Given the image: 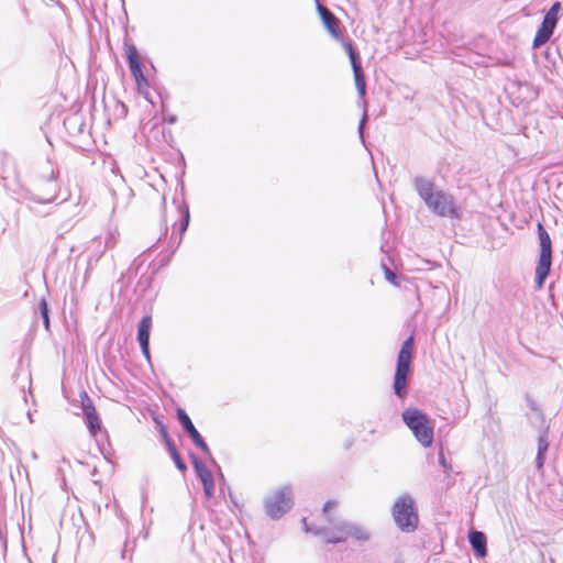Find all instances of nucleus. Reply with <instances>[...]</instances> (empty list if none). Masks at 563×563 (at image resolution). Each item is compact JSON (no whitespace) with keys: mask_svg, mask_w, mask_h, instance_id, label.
Segmentation results:
<instances>
[{"mask_svg":"<svg viewBox=\"0 0 563 563\" xmlns=\"http://www.w3.org/2000/svg\"><path fill=\"white\" fill-rule=\"evenodd\" d=\"M563 9L562 3L560 1H555L552 3L550 9L547 11L544 16L551 18L552 20L559 22V13Z\"/></svg>","mask_w":563,"mask_h":563,"instance_id":"28","label":"nucleus"},{"mask_svg":"<svg viewBox=\"0 0 563 563\" xmlns=\"http://www.w3.org/2000/svg\"><path fill=\"white\" fill-rule=\"evenodd\" d=\"M556 24L558 22L552 20L551 18L543 16V20L534 35L532 46L534 48H538L544 45L547 42H549L551 36L553 35Z\"/></svg>","mask_w":563,"mask_h":563,"instance_id":"11","label":"nucleus"},{"mask_svg":"<svg viewBox=\"0 0 563 563\" xmlns=\"http://www.w3.org/2000/svg\"><path fill=\"white\" fill-rule=\"evenodd\" d=\"M366 119H367V114H366V111H364L363 117H362V119L360 121V124H358V135H360V139H361V141L363 143L365 142L363 126H364V122L366 121Z\"/></svg>","mask_w":563,"mask_h":563,"instance_id":"34","label":"nucleus"},{"mask_svg":"<svg viewBox=\"0 0 563 563\" xmlns=\"http://www.w3.org/2000/svg\"><path fill=\"white\" fill-rule=\"evenodd\" d=\"M197 477L202 483L205 496L208 499L212 498L214 494V479L211 471L200 474Z\"/></svg>","mask_w":563,"mask_h":563,"instance_id":"21","label":"nucleus"},{"mask_svg":"<svg viewBox=\"0 0 563 563\" xmlns=\"http://www.w3.org/2000/svg\"><path fill=\"white\" fill-rule=\"evenodd\" d=\"M124 48L131 75L133 76L134 80H137L144 76L143 64L137 56V49L134 44L129 43H124Z\"/></svg>","mask_w":563,"mask_h":563,"instance_id":"13","label":"nucleus"},{"mask_svg":"<svg viewBox=\"0 0 563 563\" xmlns=\"http://www.w3.org/2000/svg\"><path fill=\"white\" fill-rule=\"evenodd\" d=\"M228 490H229V496H230V498H231V499H233L232 493H231V490H230V488H229V487H228Z\"/></svg>","mask_w":563,"mask_h":563,"instance_id":"44","label":"nucleus"},{"mask_svg":"<svg viewBox=\"0 0 563 563\" xmlns=\"http://www.w3.org/2000/svg\"><path fill=\"white\" fill-rule=\"evenodd\" d=\"M187 435L190 438V440L192 441V443L199 449L201 450V452L207 455L210 460V463L211 464H216V460L212 457L211 455V451H210V448L209 445L207 444V442L205 441L203 437L199 433V431L197 430V428L192 431H190L189 433H187Z\"/></svg>","mask_w":563,"mask_h":563,"instance_id":"18","label":"nucleus"},{"mask_svg":"<svg viewBox=\"0 0 563 563\" xmlns=\"http://www.w3.org/2000/svg\"><path fill=\"white\" fill-rule=\"evenodd\" d=\"M537 232L540 244V255L536 267L534 284L537 289H541L551 272L552 241L541 222L537 223Z\"/></svg>","mask_w":563,"mask_h":563,"instance_id":"6","label":"nucleus"},{"mask_svg":"<svg viewBox=\"0 0 563 563\" xmlns=\"http://www.w3.org/2000/svg\"><path fill=\"white\" fill-rule=\"evenodd\" d=\"M163 121L167 124H175L177 122V115H175V114L165 115Z\"/></svg>","mask_w":563,"mask_h":563,"instance_id":"38","label":"nucleus"},{"mask_svg":"<svg viewBox=\"0 0 563 563\" xmlns=\"http://www.w3.org/2000/svg\"><path fill=\"white\" fill-rule=\"evenodd\" d=\"M136 82V86H137V89L141 91L143 88H147L148 87V80L147 78L144 76H142L141 78H139L137 80H135Z\"/></svg>","mask_w":563,"mask_h":563,"instance_id":"35","label":"nucleus"},{"mask_svg":"<svg viewBox=\"0 0 563 563\" xmlns=\"http://www.w3.org/2000/svg\"><path fill=\"white\" fill-rule=\"evenodd\" d=\"M336 505V501L334 500H328L324 505H323V512L327 515L328 511L333 508L334 506Z\"/></svg>","mask_w":563,"mask_h":563,"instance_id":"39","label":"nucleus"},{"mask_svg":"<svg viewBox=\"0 0 563 563\" xmlns=\"http://www.w3.org/2000/svg\"><path fill=\"white\" fill-rule=\"evenodd\" d=\"M183 563H203L202 559L196 554L195 552H190L185 559Z\"/></svg>","mask_w":563,"mask_h":563,"instance_id":"31","label":"nucleus"},{"mask_svg":"<svg viewBox=\"0 0 563 563\" xmlns=\"http://www.w3.org/2000/svg\"><path fill=\"white\" fill-rule=\"evenodd\" d=\"M38 311L41 318L43 320V325L46 331L51 330V320H49V308L45 298H42L38 302Z\"/></svg>","mask_w":563,"mask_h":563,"instance_id":"23","label":"nucleus"},{"mask_svg":"<svg viewBox=\"0 0 563 563\" xmlns=\"http://www.w3.org/2000/svg\"><path fill=\"white\" fill-rule=\"evenodd\" d=\"M140 344V347H141V351H142V354L144 355L145 360L151 363V352H150V342H145V343H139Z\"/></svg>","mask_w":563,"mask_h":563,"instance_id":"32","label":"nucleus"},{"mask_svg":"<svg viewBox=\"0 0 563 563\" xmlns=\"http://www.w3.org/2000/svg\"><path fill=\"white\" fill-rule=\"evenodd\" d=\"M549 433L539 432L538 434V449H537V456H536V468L538 471H542L545 459H547V452L549 450Z\"/></svg>","mask_w":563,"mask_h":563,"instance_id":"16","label":"nucleus"},{"mask_svg":"<svg viewBox=\"0 0 563 563\" xmlns=\"http://www.w3.org/2000/svg\"><path fill=\"white\" fill-rule=\"evenodd\" d=\"M334 531L327 536L325 543L338 544L346 541L347 538H352L358 542H367L371 539V532L363 526L351 522L340 521L334 523Z\"/></svg>","mask_w":563,"mask_h":563,"instance_id":"8","label":"nucleus"},{"mask_svg":"<svg viewBox=\"0 0 563 563\" xmlns=\"http://www.w3.org/2000/svg\"><path fill=\"white\" fill-rule=\"evenodd\" d=\"M438 460H439L440 465H441L445 471H451V465L446 462V459H445V456H444L443 451H440V452H439V454H438Z\"/></svg>","mask_w":563,"mask_h":563,"instance_id":"33","label":"nucleus"},{"mask_svg":"<svg viewBox=\"0 0 563 563\" xmlns=\"http://www.w3.org/2000/svg\"><path fill=\"white\" fill-rule=\"evenodd\" d=\"M220 477H221V479H222V481H224V478H223V474H220ZM224 484H225V482H223V485H224Z\"/></svg>","mask_w":563,"mask_h":563,"instance_id":"46","label":"nucleus"},{"mask_svg":"<svg viewBox=\"0 0 563 563\" xmlns=\"http://www.w3.org/2000/svg\"><path fill=\"white\" fill-rule=\"evenodd\" d=\"M391 516L396 527L402 532H413L419 526L418 507L413 497L408 493L401 494L395 500Z\"/></svg>","mask_w":563,"mask_h":563,"instance_id":"5","label":"nucleus"},{"mask_svg":"<svg viewBox=\"0 0 563 563\" xmlns=\"http://www.w3.org/2000/svg\"><path fill=\"white\" fill-rule=\"evenodd\" d=\"M165 202H166V199L163 198V208L165 209Z\"/></svg>","mask_w":563,"mask_h":563,"instance_id":"45","label":"nucleus"},{"mask_svg":"<svg viewBox=\"0 0 563 563\" xmlns=\"http://www.w3.org/2000/svg\"><path fill=\"white\" fill-rule=\"evenodd\" d=\"M413 187L418 196L434 214L451 219L460 218L453 196L441 189H435L433 180L423 176H416L413 178Z\"/></svg>","mask_w":563,"mask_h":563,"instance_id":"1","label":"nucleus"},{"mask_svg":"<svg viewBox=\"0 0 563 563\" xmlns=\"http://www.w3.org/2000/svg\"><path fill=\"white\" fill-rule=\"evenodd\" d=\"M526 402H527L528 408L530 409V412H536L538 410H541V407L530 395H526Z\"/></svg>","mask_w":563,"mask_h":563,"instance_id":"30","label":"nucleus"},{"mask_svg":"<svg viewBox=\"0 0 563 563\" xmlns=\"http://www.w3.org/2000/svg\"><path fill=\"white\" fill-rule=\"evenodd\" d=\"M24 382H27L29 385L31 386V374H26L25 377L23 378Z\"/></svg>","mask_w":563,"mask_h":563,"instance_id":"42","label":"nucleus"},{"mask_svg":"<svg viewBox=\"0 0 563 563\" xmlns=\"http://www.w3.org/2000/svg\"><path fill=\"white\" fill-rule=\"evenodd\" d=\"M468 542L475 556L484 559L487 555V538L484 532L472 529L468 532Z\"/></svg>","mask_w":563,"mask_h":563,"instance_id":"14","label":"nucleus"},{"mask_svg":"<svg viewBox=\"0 0 563 563\" xmlns=\"http://www.w3.org/2000/svg\"><path fill=\"white\" fill-rule=\"evenodd\" d=\"M179 213V234L177 238L172 236L174 250L173 252L180 245L183 235L187 231L190 223V210L188 203L183 199V201L177 207Z\"/></svg>","mask_w":563,"mask_h":563,"instance_id":"12","label":"nucleus"},{"mask_svg":"<svg viewBox=\"0 0 563 563\" xmlns=\"http://www.w3.org/2000/svg\"><path fill=\"white\" fill-rule=\"evenodd\" d=\"M404 423L412 432L415 439L424 448L433 443L434 424L429 417L416 407H409L401 413Z\"/></svg>","mask_w":563,"mask_h":563,"instance_id":"4","label":"nucleus"},{"mask_svg":"<svg viewBox=\"0 0 563 563\" xmlns=\"http://www.w3.org/2000/svg\"><path fill=\"white\" fill-rule=\"evenodd\" d=\"M176 417L186 434L196 429L195 424L192 423L190 417L185 411V409L178 407L176 409Z\"/></svg>","mask_w":563,"mask_h":563,"instance_id":"22","label":"nucleus"},{"mask_svg":"<svg viewBox=\"0 0 563 563\" xmlns=\"http://www.w3.org/2000/svg\"><path fill=\"white\" fill-rule=\"evenodd\" d=\"M80 402H81V410L82 415H87L89 412H96V408L93 405V401L88 396L87 391L82 390L80 393Z\"/></svg>","mask_w":563,"mask_h":563,"instance_id":"24","label":"nucleus"},{"mask_svg":"<svg viewBox=\"0 0 563 563\" xmlns=\"http://www.w3.org/2000/svg\"><path fill=\"white\" fill-rule=\"evenodd\" d=\"M84 419L89 433L92 437L97 435V433L101 430V421L97 411L84 415Z\"/></svg>","mask_w":563,"mask_h":563,"instance_id":"20","label":"nucleus"},{"mask_svg":"<svg viewBox=\"0 0 563 563\" xmlns=\"http://www.w3.org/2000/svg\"><path fill=\"white\" fill-rule=\"evenodd\" d=\"M342 45L349 56L354 80H355V87L357 90V95L360 99L364 100L366 95V79L365 74L362 67L361 56L358 51L353 46V44L350 41L342 40ZM365 103V101H363Z\"/></svg>","mask_w":563,"mask_h":563,"instance_id":"9","label":"nucleus"},{"mask_svg":"<svg viewBox=\"0 0 563 563\" xmlns=\"http://www.w3.org/2000/svg\"><path fill=\"white\" fill-rule=\"evenodd\" d=\"M301 522L303 525V530L307 533H312L314 536H322V537H324V539L327 538V536H330V532L325 528H320V527H317V526L308 525L306 518H302Z\"/></svg>","mask_w":563,"mask_h":563,"instance_id":"25","label":"nucleus"},{"mask_svg":"<svg viewBox=\"0 0 563 563\" xmlns=\"http://www.w3.org/2000/svg\"><path fill=\"white\" fill-rule=\"evenodd\" d=\"M413 351L415 340L413 336L410 335L401 344L394 374L393 390L399 399H405L408 395V382Z\"/></svg>","mask_w":563,"mask_h":563,"instance_id":"3","label":"nucleus"},{"mask_svg":"<svg viewBox=\"0 0 563 563\" xmlns=\"http://www.w3.org/2000/svg\"><path fill=\"white\" fill-rule=\"evenodd\" d=\"M161 437H162L163 441H166V440L172 439V438L169 437V434H168V432H167V431L162 432V433H161Z\"/></svg>","mask_w":563,"mask_h":563,"instance_id":"41","label":"nucleus"},{"mask_svg":"<svg viewBox=\"0 0 563 563\" xmlns=\"http://www.w3.org/2000/svg\"><path fill=\"white\" fill-rule=\"evenodd\" d=\"M317 11L322 21L323 26L335 40H342V32L340 29V20L327 7L317 2Z\"/></svg>","mask_w":563,"mask_h":563,"instance_id":"10","label":"nucleus"},{"mask_svg":"<svg viewBox=\"0 0 563 563\" xmlns=\"http://www.w3.org/2000/svg\"><path fill=\"white\" fill-rule=\"evenodd\" d=\"M527 420L529 424L538 430L539 432L549 433L550 426L547 423L545 416L543 410H538L536 412L526 413Z\"/></svg>","mask_w":563,"mask_h":563,"instance_id":"17","label":"nucleus"},{"mask_svg":"<svg viewBox=\"0 0 563 563\" xmlns=\"http://www.w3.org/2000/svg\"><path fill=\"white\" fill-rule=\"evenodd\" d=\"M154 420L158 427L159 433L167 431L165 424L161 420H158L157 418H154Z\"/></svg>","mask_w":563,"mask_h":563,"instance_id":"40","label":"nucleus"},{"mask_svg":"<svg viewBox=\"0 0 563 563\" xmlns=\"http://www.w3.org/2000/svg\"><path fill=\"white\" fill-rule=\"evenodd\" d=\"M292 504V489L285 485L265 498L264 508L271 519L278 520L291 509Z\"/></svg>","mask_w":563,"mask_h":563,"instance_id":"7","label":"nucleus"},{"mask_svg":"<svg viewBox=\"0 0 563 563\" xmlns=\"http://www.w3.org/2000/svg\"><path fill=\"white\" fill-rule=\"evenodd\" d=\"M382 268L384 271V274H385V278L393 285L395 286H398L399 285V276L394 273L389 267L388 265H386L385 263H382Z\"/></svg>","mask_w":563,"mask_h":563,"instance_id":"29","label":"nucleus"},{"mask_svg":"<svg viewBox=\"0 0 563 563\" xmlns=\"http://www.w3.org/2000/svg\"><path fill=\"white\" fill-rule=\"evenodd\" d=\"M164 444H165L166 450L168 451V453H170V452H173V451L177 450V448H176V445H175V443H174L173 439H169V440L164 441Z\"/></svg>","mask_w":563,"mask_h":563,"instance_id":"37","label":"nucleus"},{"mask_svg":"<svg viewBox=\"0 0 563 563\" xmlns=\"http://www.w3.org/2000/svg\"><path fill=\"white\" fill-rule=\"evenodd\" d=\"M21 390H22V393L25 395V386H24V385H22V386H21ZM24 399L26 400V397H25V396H24Z\"/></svg>","mask_w":563,"mask_h":563,"instance_id":"43","label":"nucleus"},{"mask_svg":"<svg viewBox=\"0 0 563 563\" xmlns=\"http://www.w3.org/2000/svg\"><path fill=\"white\" fill-rule=\"evenodd\" d=\"M152 329V317L150 314L144 316L137 325V341L139 343L150 342Z\"/></svg>","mask_w":563,"mask_h":563,"instance_id":"19","label":"nucleus"},{"mask_svg":"<svg viewBox=\"0 0 563 563\" xmlns=\"http://www.w3.org/2000/svg\"><path fill=\"white\" fill-rule=\"evenodd\" d=\"M64 126L70 136H78L86 132V122L80 113H71L64 119Z\"/></svg>","mask_w":563,"mask_h":563,"instance_id":"15","label":"nucleus"},{"mask_svg":"<svg viewBox=\"0 0 563 563\" xmlns=\"http://www.w3.org/2000/svg\"><path fill=\"white\" fill-rule=\"evenodd\" d=\"M170 455V459L173 460L174 464H175V467L180 471V472H186L187 471V464L186 462L183 460L180 453L178 450H175L173 452L169 453Z\"/></svg>","mask_w":563,"mask_h":563,"instance_id":"26","label":"nucleus"},{"mask_svg":"<svg viewBox=\"0 0 563 563\" xmlns=\"http://www.w3.org/2000/svg\"><path fill=\"white\" fill-rule=\"evenodd\" d=\"M114 245H115V238L112 233H109L108 236L106 238V247L112 249V247H114Z\"/></svg>","mask_w":563,"mask_h":563,"instance_id":"36","label":"nucleus"},{"mask_svg":"<svg viewBox=\"0 0 563 563\" xmlns=\"http://www.w3.org/2000/svg\"><path fill=\"white\" fill-rule=\"evenodd\" d=\"M47 169L48 170L43 172L36 180V194L27 189H23L18 194V201L27 202V207L31 210H34L30 205L31 202L46 205L53 202L57 198V194L59 191V185L57 181L58 169L54 168L49 162H47Z\"/></svg>","mask_w":563,"mask_h":563,"instance_id":"2","label":"nucleus"},{"mask_svg":"<svg viewBox=\"0 0 563 563\" xmlns=\"http://www.w3.org/2000/svg\"><path fill=\"white\" fill-rule=\"evenodd\" d=\"M189 457L191 460L197 476L209 471L195 453H189Z\"/></svg>","mask_w":563,"mask_h":563,"instance_id":"27","label":"nucleus"}]
</instances>
